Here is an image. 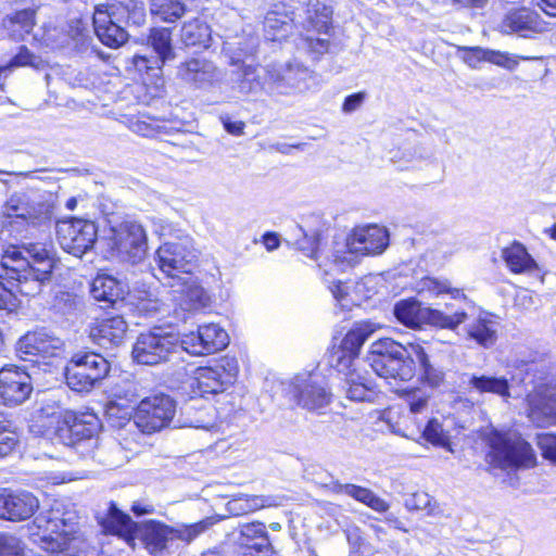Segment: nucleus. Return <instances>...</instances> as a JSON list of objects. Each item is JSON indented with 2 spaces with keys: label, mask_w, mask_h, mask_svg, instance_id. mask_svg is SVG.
Here are the masks:
<instances>
[{
  "label": "nucleus",
  "mask_w": 556,
  "mask_h": 556,
  "mask_svg": "<svg viewBox=\"0 0 556 556\" xmlns=\"http://www.w3.org/2000/svg\"><path fill=\"white\" fill-rule=\"evenodd\" d=\"M463 61L471 68H477L481 62H485V49L481 47H462Z\"/></svg>",
  "instance_id": "nucleus-63"
},
{
  "label": "nucleus",
  "mask_w": 556,
  "mask_h": 556,
  "mask_svg": "<svg viewBox=\"0 0 556 556\" xmlns=\"http://www.w3.org/2000/svg\"><path fill=\"white\" fill-rule=\"evenodd\" d=\"M410 354L415 356V364L419 367L420 379L431 388L443 384L445 372L442 368L434 366L424 346L419 343L410 344Z\"/></svg>",
  "instance_id": "nucleus-31"
},
{
  "label": "nucleus",
  "mask_w": 556,
  "mask_h": 556,
  "mask_svg": "<svg viewBox=\"0 0 556 556\" xmlns=\"http://www.w3.org/2000/svg\"><path fill=\"white\" fill-rule=\"evenodd\" d=\"M39 212L25 193L11 195L1 210L3 218L1 237L8 235L16 238L25 226L35 224Z\"/></svg>",
  "instance_id": "nucleus-21"
},
{
  "label": "nucleus",
  "mask_w": 556,
  "mask_h": 556,
  "mask_svg": "<svg viewBox=\"0 0 556 556\" xmlns=\"http://www.w3.org/2000/svg\"><path fill=\"white\" fill-rule=\"evenodd\" d=\"M0 556H24L22 541L15 535L0 533Z\"/></svg>",
  "instance_id": "nucleus-57"
},
{
  "label": "nucleus",
  "mask_w": 556,
  "mask_h": 556,
  "mask_svg": "<svg viewBox=\"0 0 556 556\" xmlns=\"http://www.w3.org/2000/svg\"><path fill=\"white\" fill-rule=\"evenodd\" d=\"M129 128L142 137H153L157 132V126L144 116L129 119Z\"/></svg>",
  "instance_id": "nucleus-62"
},
{
  "label": "nucleus",
  "mask_w": 556,
  "mask_h": 556,
  "mask_svg": "<svg viewBox=\"0 0 556 556\" xmlns=\"http://www.w3.org/2000/svg\"><path fill=\"white\" fill-rule=\"evenodd\" d=\"M485 62L505 67L514 68L518 62L513 60L508 53L485 49Z\"/></svg>",
  "instance_id": "nucleus-64"
},
{
  "label": "nucleus",
  "mask_w": 556,
  "mask_h": 556,
  "mask_svg": "<svg viewBox=\"0 0 556 556\" xmlns=\"http://www.w3.org/2000/svg\"><path fill=\"white\" fill-rule=\"evenodd\" d=\"M129 18V8L123 3L97 5L92 17L96 35L103 45L118 48L128 40L125 25Z\"/></svg>",
  "instance_id": "nucleus-10"
},
{
  "label": "nucleus",
  "mask_w": 556,
  "mask_h": 556,
  "mask_svg": "<svg viewBox=\"0 0 556 556\" xmlns=\"http://www.w3.org/2000/svg\"><path fill=\"white\" fill-rule=\"evenodd\" d=\"M175 302L174 314L177 319L186 321L188 314L197 313L210 304V296L192 275L179 277L168 282Z\"/></svg>",
  "instance_id": "nucleus-18"
},
{
  "label": "nucleus",
  "mask_w": 556,
  "mask_h": 556,
  "mask_svg": "<svg viewBox=\"0 0 556 556\" xmlns=\"http://www.w3.org/2000/svg\"><path fill=\"white\" fill-rule=\"evenodd\" d=\"M179 350V336L161 327L142 332L132 346V358L141 365L154 366L167 362Z\"/></svg>",
  "instance_id": "nucleus-8"
},
{
  "label": "nucleus",
  "mask_w": 556,
  "mask_h": 556,
  "mask_svg": "<svg viewBox=\"0 0 556 556\" xmlns=\"http://www.w3.org/2000/svg\"><path fill=\"white\" fill-rule=\"evenodd\" d=\"M24 253L13 247L2 256L3 281H0V311L12 312L18 305L16 294L36 296L50 281L55 260L52 247L28 243Z\"/></svg>",
  "instance_id": "nucleus-1"
},
{
  "label": "nucleus",
  "mask_w": 556,
  "mask_h": 556,
  "mask_svg": "<svg viewBox=\"0 0 556 556\" xmlns=\"http://www.w3.org/2000/svg\"><path fill=\"white\" fill-rule=\"evenodd\" d=\"M405 350L406 346L390 338H382L375 341L370 345L369 362L371 368L374 369L376 362L388 363L396 358L397 355H404Z\"/></svg>",
  "instance_id": "nucleus-41"
},
{
  "label": "nucleus",
  "mask_w": 556,
  "mask_h": 556,
  "mask_svg": "<svg viewBox=\"0 0 556 556\" xmlns=\"http://www.w3.org/2000/svg\"><path fill=\"white\" fill-rule=\"evenodd\" d=\"M99 438H79L71 439L68 442L73 446L75 452L84 458H91L98 447Z\"/></svg>",
  "instance_id": "nucleus-61"
},
{
  "label": "nucleus",
  "mask_w": 556,
  "mask_h": 556,
  "mask_svg": "<svg viewBox=\"0 0 556 556\" xmlns=\"http://www.w3.org/2000/svg\"><path fill=\"white\" fill-rule=\"evenodd\" d=\"M98 419L93 414L75 416L73 424L65 430L71 433V439L97 438ZM64 431V428H61Z\"/></svg>",
  "instance_id": "nucleus-48"
},
{
  "label": "nucleus",
  "mask_w": 556,
  "mask_h": 556,
  "mask_svg": "<svg viewBox=\"0 0 556 556\" xmlns=\"http://www.w3.org/2000/svg\"><path fill=\"white\" fill-rule=\"evenodd\" d=\"M126 448L130 450V447H124L121 442L115 440L98 441L97 451L91 455V459L105 467L116 468L128 460Z\"/></svg>",
  "instance_id": "nucleus-34"
},
{
  "label": "nucleus",
  "mask_w": 556,
  "mask_h": 556,
  "mask_svg": "<svg viewBox=\"0 0 556 556\" xmlns=\"http://www.w3.org/2000/svg\"><path fill=\"white\" fill-rule=\"evenodd\" d=\"M378 324L369 320L354 323L341 340L340 345L330 354L329 363L338 371L353 367L364 343L379 329Z\"/></svg>",
  "instance_id": "nucleus-16"
},
{
  "label": "nucleus",
  "mask_w": 556,
  "mask_h": 556,
  "mask_svg": "<svg viewBox=\"0 0 556 556\" xmlns=\"http://www.w3.org/2000/svg\"><path fill=\"white\" fill-rule=\"evenodd\" d=\"M179 349L186 351L191 355H206L207 351L204 345V334L201 326L197 332H190L185 334L182 339H179Z\"/></svg>",
  "instance_id": "nucleus-55"
},
{
  "label": "nucleus",
  "mask_w": 556,
  "mask_h": 556,
  "mask_svg": "<svg viewBox=\"0 0 556 556\" xmlns=\"http://www.w3.org/2000/svg\"><path fill=\"white\" fill-rule=\"evenodd\" d=\"M128 325L122 316L101 319L90 330V337L99 345H118L123 342Z\"/></svg>",
  "instance_id": "nucleus-27"
},
{
  "label": "nucleus",
  "mask_w": 556,
  "mask_h": 556,
  "mask_svg": "<svg viewBox=\"0 0 556 556\" xmlns=\"http://www.w3.org/2000/svg\"><path fill=\"white\" fill-rule=\"evenodd\" d=\"M242 544L248 548L255 549L258 556H264L269 552V540L266 527L262 522H252L242 525L240 529Z\"/></svg>",
  "instance_id": "nucleus-38"
},
{
  "label": "nucleus",
  "mask_w": 556,
  "mask_h": 556,
  "mask_svg": "<svg viewBox=\"0 0 556 556\" xmlns=\"http://www.w3.org/2000/svg\"><path fill=\"white\" fill-rule=\"evenodd\" d=\"M204 521L193 525L170 527L160 521L148 520L137 527L136 536L152 556H167L177 547V542H191L204 532Z\"/></svg>",
  "instance_id": "nucleus-5"
},
{
  "label": "nucleus",
  "mask_w": 556,
  "mask_h": 556,
  "mask_svg": "<svg viewBox=\"0 0 556 556\" xmlns=\"http://www.w3.org/2000/svg\"><path fill=\"white\" fill-rule=\"evenodd\" d=\"M489 452L485 460L502 470L528 469L536 465L532 446L515 432L491 430L486 437Z\"/></svg>",
  "instance_id": "nucleus-4"
},
{
  "label": "nucleus",
  "mask_w": 556,
  "mask_h": 556,
  "mask_svg": "<svg viewBox=\"0 0 556 556\" xmlns=\"http://www.w3.org/2000/svg\"><path fill=\"white\" fill-rule=\"evenodd\" d=\"M176 414V402L165 394L141 400L134 415V424L141 433H154L168 427Z\"/></svg>",
  "instance_id": "nucleus-13"
},
{
  "label": "nucleus",
  "mask_w": 556,
  "mask_h": 556,
  "mask_svg": "<svg viewBox=\"0 0 556 556\" xmlns=\"http://www.w3.org/2000/svg\"><path fill=\"white\" fill-rule=\"evenodd\" d=\"M63 350L64 342L46 329L29 331L16 343L20 357L30 362L58 357Z\"/></svg>",
  "instance_id": "nucleus-20"
},
{
  "label": "nucleus",
  "mask_w": 556,
  "mask_h": 556,
  "mask_svg": "<svg viewBox=\"0 0 556 556\" xmlns=\"http://www.w3.org/2000/svg\"><path fill=\"white\" fill-rule=\"evenodd\" d=\"M238 371L237 361L224 357L213 366L198 367L192 370L190 387L194 395L222 393L236 381Z\"/></svg>",
  "instance_id": "nucleus-12"
},
{
  "label": "nucleus",
  "mask_w": 556,
  "mask_h": 556,
  "mask_svg": "<svg viewBox=\"0 0 556 556\" xmlns=\"http://www.w3.org/2000/svg\"><path fill=\"white\" fill-rule=\"evenodd\" d=\"M231 71L229 83L231 89L242 96H256L260 92H266L267 77L264 67L242 63L235 65Z\"/></svg>",
  "instance_id": "nucleus-25"
},
{
  "label": "nucleus",
  "mask_w": 556,
  "mask_h": 556,
  "mask_svg": "<svg viewBox=\"0 0 556 556\" xmlns=\"http://www.w3.org/2000/svg\"><path fill=\"white\" fill-rule=\"evenodd\" d=\"M207 354L225 349L229 343L228 333L217 324L201 326Z\"/></svg>",
  "instance_id": "nucleus-49"
},
{
  "label": "nucleus",
  "mask_w": 556,
  "mask_h": 556,
  "mask_svg": "<svg viewBox=\"0 0 556 556\" xmlns=\"http://www.w3.org/2000/svg\"><path fill=\"white\" fill-rule=\"evenodd\" d=\"M106 532L132 539V532L137 533V527L131 518L124 514L114 503H110L106 516L100 521Z\"/></svg>",
  "instance_id": "nucleus-33"
},
{
  "label": "nucleus",
  "mask_w": 556,
  "mask_h": 556,
  "mask_svg": "<svg viewBox=\"0 0 556 556\" xmlns=\"http://www.w3.org/2000/svg\"><path fill=\"white\" fill-rule=\"evenodd\" d=\"M40 63L41 60L38 56L33 54L25 46H22L18 53L5 64V68H10L11 71L22 66H33L38 68Z\"/></svg>",
  "instance_id": "nucleus-58"
},
{
  "label": "nucleus",
  "mask_w": 556,
  "mask_h": 556,
  "mask_svg": "<svg viewBox=\"0 0 556 556\" xmlns=\"http://www.w3.org/2000/svg\"><path fill=\"white\" fill-rule=\"evenodd\" d=\"M110 371V363L94 352H78L65 368L67 386L76 392H90Z\"/></svg>",
  "instance_id": "nucleus-7"
},
{
  "label": "nucleus",
  "mask_w": 556,
  "mask_h": 556,
  "mask_svg": "<svg viewBox=\"0 0 556 556\" xmlns=\"http://www.w3.org/2000/svg\"><path fill=\"white\" fill-rule=\"evenodd\" d=\"M422 289L437 296L443 293H447L453 299L467 300L465 293L460 289L453 288L451 282L446 279L440 280L437 278L428 277L422 280Z\"/></svg>",
  "instance_id": "nucleus-53"
},
{
  "label": "nucleus",
  "mask_w": 556,
  "mask_h": 556,
  "mask_svg": "<svg viewBox=\"0 0 556 556\" xmlns=\"http://www.w3.org/2000/svg\"><path fill=\"white\" fill-rule=\"evenodd\" d=\"M264 28L268 39L277 40L286 35L290 28V24L286 15L279 14L278 12H268L264 20Z\"/></svg>",
  "instance_id": "nucleus-52"
},
{
  "label": "nucleus",
  "mask_w": 556,
  "mask_h": 556,
  "mask_svg": "<svg viewBox=\"0 0 556 556\" xmlns=\"http://www.w3.org/2000/svg\"><path fill=\"white\" fill-rule=\"evenodd\" d=\"M504 24L513 33H518L522 37H529L531 34L542 33L546 29V24L540 14L525 7L511 10L506 15Z\"/></svg>",
  "instance_id": "nucleus-26"
},
{
  "label": "nucleus",
  "mask_w": 556,
  "mask_h": 556,
  "mask_svg": "<svg viewBox=\"0 0 556 556\" xmlns=\"http://www.w3.org/2000/svg\"><path fill=\"white\" fill-rule=\"evenodd\" d=\"M307 23L317 33H324L331 29L332 9L321 0H308L307 2Z\"/></svg>",
  "instance_id": "nucleus-40"
},
{
  "label": "nucleus",
  "mask_w": 556,
  "mask_h": 556,
  "mask_svg": "<svg viewBox=\"0 0 556 556\" xmlns=\"http://www.w3.org/2000/svg\"><path fill=\"white\" fill-rule=\"evenodd\" d=\"M429 394L421 389H412L405 393V401L413 414H421L428 408Z\"/></svg>",
  "instance_id": "nucleus-56"
},
{
  "label": "nucleus",
  "mask_w": 556,
  "mask_h": 556,
  "mask_svg": "<svg viewBox=\"0 0 556 556\" xmlns=\"http://www.w3.org/2000/svg\"><path fill=\"white\" fill-rule=\"evenodd\" d=\"M181 40L187 47H207L210 28L199 18L188 21L181 28Z\"/></svg>",
  "instance_id": "nucleus-43"
},
{
  "label": "nucleus",
  "mask_w": 556,
  "mask_h": 556,
  "mask_svg": "<svg viewBox=\"0 0 556 556\" xmlns=\"http://www.w3.org/2000/svg\"><path fill=\"white\" fill-rule=\"evenodd\" d=\"M393 313L401 324L415 329L421 328L424 325H430L455 331L468 318L464 308L453 311L452 304H446L443 311L422 306L420 302L414 299L402 300L396 303Z\"/></svg>",
  "instance_id": "nucleus-6"
},
{
  "label": "nucleus",
  "mask_w": 556,
  "mask_h": 556,
  "mask_svg": "<svg viewBox=\"0 0 556 556\" xmlns=\"http://www.w3.org/2000/svg\"><path fill=\"white\" fill-rule=\"evenodd\" d=\"M91 294L97 301L114 304L129 292L128 283L112 275L99 274L91 283Z\"/></svg>",
  "instance_id": "nucleus-28"
},
{
  "label": "nucleus",
  "mask_w": 556,
  "mask_h": 556,
  "mask_svg": "<svg viewBox=\"0 0 556 556\" xmlns=\"http://www.w3.org/2000/svg\"><path fill=\"white\" fill-rule=\"evenodd\" d=\"M35 25V10L25 9L3 20V26L8 35L15 41L23 40L25 35L29 34Z\"/></svg>",
  "instance_id": "nucleus-39"
},
{
  "label": "nucleus",
  "mask_w": 556,
  "mask_h": 556,
  "mask_svg": "<svg viewBox=\"0 0 556 556\" xmlns=\"http://www.w3.org/2000/svg\"><path fill=\"white\" fill-rule=\"evenodd\" d=\"M289 392L296 404L307 410L321 409L331 400L324 378L315 372L296 375L290 383Z\"/></svg>",
  "instance_id": "nucleus-19"
},
{
  "label": "nucleus",
  "mask_w": 556,
  "mask_h": 556,
  "mask_svg": "<svg viewBox=\"0 0 556 556\" xmlns=\"http://www.w3.org/2000/svg\"><path fill=\"white\" fill-rule=\"evenodd\" d=\"M527 416L538 427L556 424V376L541 374L527 395Z\"/></svg>",
  "instance_id": "nucleus-9"
},
{
  "label": "nucleus",
  "mask_w": 556,
  "mask_h": 556,
  "mask_svg": "<svg viewBox=\"0 0 556 556\" xmlns=\"http://www.w3.org/2000/svg\"><path fill=\"white\" fill-rule=\"evenodd\" d=\"M410 344L406 345L404 355H397L396 358L388 363L376 362L374 371L384 379H400L407 381L415 374V356L410 354Z\"/></svg>",
  "instance_id": "nucleus-29"
},
{
  "label": "nucleus",
  "mask_w": 556,
  "mask_h": 556,
  "mask_svg": "<svg viewBox=\"0 0 556 556\" xmlns=\"http://www.w3.org/2000/svg\"><path fill=\"white\" fill-rule=\"evenodd\" d=\"M257 38L249 35L242 38H236L231 41L224 43V50L230 55L232 65H240L244 63L241 58L251 55L256 51Z\"/></svg>",
  "instance_id": "nucleus-44"
},
{
  "label": "nucleus",
  "mask_w": 556,
  "mask_h": 556,
  "mask_svg": "<svg viewBox=\"0 0 556 556\" xmlns=\"http://www.w3.org/2000/svg\"><path fill=\"white\" fill-rule=\"evenodd\" d=\"M185 10V4L179 0H151L150 4L151 14L167 23L180 18Z\"/></svg>",
  "instance_id": "nucleus-46"
},
{
  "label": "nucleus",
  "mask_w": 556,
  "mask_h": 556,
  "mask_svg": "<svg viewBox=\"0 0 556 556\" xmlns=\"http://www.w3.org/2000/svg\"><path fill=\"white\" fill-rule=\"evenodd\" d=\"M343 372L346 396L352 401H371L375 394L374 384L366 375L353 367Z\"/></svg>",
  "instance_id": "nucleus-32"
},
{
  "label": "nucleus",
  "mask_w": 556,
  "mask_h": 556,
  "mask_svg": "<svg viewBox=\"0 0 556 556\" xmlns=\"http://www.w3.org/2000/svg\"><path fill=\"white\" fill-rule=\"evenodd\" d=\"M266 93L290 96L307 89L309 71L296 62L271 63L264 67Z\"/></svg>",
  "instance_id": "nucleus-14"
},
{
  "label": "nucleus",
  "mask_w": 556,
  "mask_h": 556,
  "mask_svg": "<svg viewBox=\"0 0 556 556\" xmlns=\"http://www.w3.org/2000/svg\"><path fill=\"white\" fill-rule=\"evenodd\" d=\"M291 237L300 251L306 256L318 261L319 235L316 231L308 233L302 226L294 225L291 229Z\"/></svg>",
  "instance_id": "nucleus-47"
},
{
  "label": "nucleus",
  "mask_w": 556,
  "mask_h": 556,
  "mask_svg": "<svg viewBox=\"0 0 556 556\" xmlns=\"http://www.w3.org/2000/svg\"><path fill=\"white\" fill-rule=\"evenodd\" d=\"M149 42L159 55V61L164 64L175 58L172 46V33L168 28H153L149 36Z\"/></svg>",
  "instance_id": "nucleus-45"
},
{
  "label": "nucleus",
  "mask_w": 556,
  "mask_h": 556,
  "mask_svg": "<svg viewBox=\"0 0 556 556\" xmlns=\"http://www.w3.org/2000/svg\"><path fill=\"white\" fill-rule=\"evenodd\" d=\"M345 490L349 496L378 513H384L389 509V504L367 488L352 484V486H348Z\"/></svg>",
  "instance_id": "nucleus-50"
},
{
  "label": "nucleus",
  "mask_w": 556,
  "mask_h": 556,
  "mask_svg": "<svg viewBox=\"0 0 556 556\" xmlns=\"http://www.w3.org/2000/svg\"><path fill=\"white\" fill-rule=\"evenodd\" d=\"M112 243L118 256L131 264L144 260L148 237L143 226L136 220H125L112 229Z\"/></svg>",
  "instance_id": "nucleus-15"
},
{
  "label": "nucleus",
  "mask_w": 556,
  "mask_h": 556,
  "mask_svg": "<svg viewBox=\"0 0 556 556\" xmlns=\"http://www.w3.org/2000/svg\"><path fill=\"white\" fill-rule=\"evenodd\" d=\"M137 399L132 395V399L126 400L122 397H116L111 400L105 405V417L108 422L119 430L125 427L136 428L134 424V415H135V404Z\"/></svg>",
  "instance_id": "nucleus-30"
},
{
  "label": "nucleus",
  "mask_w": 556,
  "mask_h": 556,
  "mask_svg": "<svg viewBox=\"0 0 556 556\" xmlns=\"http://www.w3.org/2000/svg\"><path fill=\"white\" fill-rule=\"evenodd\" d=\"M468 339L483 348H490L497 340L496 323L486 315H480L466 327Z\"/></svg>",
  "instance_id": "nucleus-36"
},
{
  "label": "nucleus",
  "mask_w": 556,
  "mask_h": 556,
  "mask_svg": "<svg viewBox=\"0 0 556 556\" xmlns=\"http://www.w3.org/2000/svg\"><path fill=\"white\" fill-rule=\"evenodd\" d=\"M20 442L16 427L10 420H0V458L10 455Z\"/></svg>",
  "instance_id": "nucleus-51"
},
{
  "label": "nucleus",
  "mask_w": 556,
  "mask_h": 556,
  "mask_svg": "<svg viewBox=\"0 0 556 556\" xmlns=\"http://www.w3.org/2000/svg\"><path fill=\"white\" fill-rule=\"evenodd\" d=\"M177 76L195 88H207L220 79V73L213 62L193 58L177 67Z\"/></svg>",
  "instance_id": "nucleus-24"
},
{
  "label": "nucleus",
  "mask_w": 556,
  "mask_h": 556,
  "mask_svg": "<svg viewBox=\"0 0 556 556\" xmlns=\"http://www.w3.org/2000/svg\"><path fill=\"white\" fill-rule=\"evenodd\" d=\"M271 496L243 494L230 500L227 509L233 515H244L274 505Z\"/></svg>",
  "instance_id": "nucleus-42"
},
{
  "label": "nucleus",
  "mask_w": 556,
  "mask_h": 556,
  "mask_svg": "<svg viewBox=\"0 0 556 556\" xmlns=\"http://www.w3.org/2000/svg\"><path fill=\"white\" fill-rule=\"evenodd\" d=\"M39 508V500L28 491L0 490V518L9 521H24Z\"/></svg>",
  "instance_id": "nucleus-23"
},
{
  "label": "nucleus",
  "mask_w": 556,
  "mask_h": 556,
  "mask_svg": "<svg viewBox=\"0 0 556 556\" xmlns=\"http://www.w3.org/2000/svg\"><path fill=\"white\" fill-rule=\"evenodd\" d=\"M77 514L73 505L55 500L48 510L35 517L30 538L34 544L48 553H72L76 545Z\"/></svg>",
  "instance_id": "nucleus-2"
},
{
  "label": "nucleus",
  "mask_w": 556,
  "mask_h": 556,
  "mask_svg": "<svg viewBox=\"0 0 556 556\" xmlns=\"http://www.w3.org/2000/svg\"><path fill=\"white\" fill-rule=\"evenodd\" d=\"M502 255L507 267L515 274L532 273L538 267L535 261L521 243L515 242L505 248Z\"/></svg>",
  "instance_id": "nucleus-37"
},
{
  "label": "nucleus",
  "mask_w": 556,
  "mask_h": 556,
  "mask_svg": "<svg viewBox=\"0 0 556 556\" xmlns=\"http://www.w3.org/2000/svg\"><path fill=\"white\" fill-rule=\"evenodd\" d=\"M467 384L480 394L492 393L504 400L510 397L509 381L505 377L468 375Z\"/></svg>",
  "instance_id": "nucleus-35"
},
{
  "label": "nucleus",
  "mask_w": 556,
  "mask_h": 556,
  "mask_svg": "<svg viewBox=\"0 0 556 556\" xmlns=\"http://www.w3.org/2000/svg\"><path fill=\"white\" fill-rule=\"evenodd\" d=\"M424 438L435 445H443L447 440L441 422L437 419H430L428 421L424 430Z\"/></svg>",
  "instance_id": "nucleus-59"
},
{
  "label": "nucleus",
  "mask_w": 556,
  "mask_h": 556,
  "mask_svg": "<svg viewBox=\"0 0 556 556\" xmlns=\"http://www.w3.org/2000/svg\"><path fill=\"white\" fill-rule=\"evenodd\" d=\"M325 282L328 286L329 291L333 295L337 303L343 308V309H351V307L354 305V300L351 296L350 290L351 286L348 281H334L329 280L325 278Z\"/></svg>",
  "instance_id": "nucleus-54"
},
{
  "label": "nucleus",
  "mask_w": 556,
  "mask_h": 556,
  "mask_svg": "<svg viewBox=\"0 0 556 556\" xmlns=\"http://www.w3.org/2000/svg\"><path fill=\"white\" fill-rule=\"evenodd\" d=\"M56 238L61 248L74 256L81 257L97 240L94 223L72 218L56 224Z\"/></svg>",
  "instance_id": "nucleus-17"
},
{
  "label": "nucleus",
  "mask_w": 556,
  "mask_h": 556,
  "mask_svg": "<svg viewBox=\"0 0 556 556\" xmlns=\"http://www.w3.org/2000/svg\"><path fill=\"white\" fill-rule=\"evenodd\" d=\"M536 444L541 450L542 456L556 464V435L549 433L539 434Z\"/></svg>",
  "instance_id": "nucleus-60"
},
{
  "label": "nucleus",
  "mask_w": 556,
  "mask_h": 556,
  "mask_svg": "<svg viewBox=\"0 0 556 556\" xmlns=\"http://www.w3.org/2000/svg\"><path fill=\"white\" fill-rule=\"evenodd\" d=\"M33 392L31 378L28 372L15 365L0 369V402L15 406L25 402Z\"/></svg>",
  "instance_id": "nucleus-22"
},
{
  "label": "nucleus",
  "mask_w": 556,
  "mask_h": 556,
  "mask_svg": "<svg viewBox=\"0 0 556 556\" xmlns=\"http://www.w3.org/2000/svg\"><path fill=\"white\" fill-rule=\"evenodd\" d=\"M388 245L389 232L384 227H357L343 241H334L330 258L325 264L318 263V266H329L330 270L344 271L354 266L361 256L380 254ZM325 275H329V269H325Z\"/></svg>",
  "instance_id": "nucleus-3"
},
{
  "label": "nucleus",
  "mask_w": 556,
  "mask_h": 556,
  "mask_svg": "<svg viewBox=\"0 0 556 556\" xmlns=\"http://www.w3.org/2000/svg\"><path fill=\"white\" fill-rule=\"evenodd\" d=\"M156 257L161 271L173 281L192 275L198 255L193 240L185 236L161 245L156 251Z\"/></svg>",
  "instance_id": "nucleus-11"
}]
</instances>
